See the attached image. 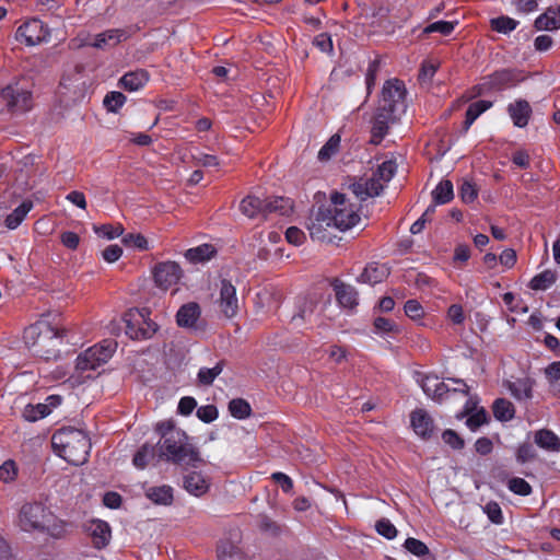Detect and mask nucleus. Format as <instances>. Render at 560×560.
<instances>
[{
  "instance_id": "79ce46f5",
  "label": "nucleus",
  "mask_w": 560,
  "mask_h": 560,
  "mask_svg": "<svg viewBox=\"0 0 560 560\" xmlns=\"http://www.w3.org/2000/svg\"><path fill=\"white\" fill-rule=\"evenodd\" d=\"M224 368V362L219 361L213 368H200L197 374V380L200 385L210 386L213 381L219 376Z\"/></svg>"
},
{
  "instance_id": "c85d7f7f",
  "label": "nucleus",
  "mask_w": 560,
  "mask_h": 560,
  "mask_svg": "<svg viewBox=\"0 0 560 560\" xmlns=\"http://www.w3.org/2000/svg\"><path fill=\"white\" fill-rule=\"evenodd\" d=\"M535 27L539 31H553L560 27V5L550 7L535 21Z\"/></svg>"
},
{
  "instance_id": "473e14b6",
  "label": "nucleus",
  "mask_w": 560,
  "mask_h": 560,
  "mask_svg": "<svg viewBox=\"0 0 560 560\" xmlns=\"http://www.w3.org/2000/svg\"><path fill=\"white\" fill-rule=\"evenodd\" d=\"M33 208L32 201H23L20 206H18L12 212H10L4 219V225L9 230L18 229L21 223L25 220L28 212Z\"/></svg>"
},
{
  "instance_id": "e433bc0d",
  "label": "nucleus",
  "mask_w": 560,
  "mask_h": 560,
  "mask_svg": "<svg viewBox=\"0 0 560 560\" xmlns=\"http://www.w3.org/2000/svg\"><path fill=\"white\" fill-rule=\"evenodd\" d=\"M493 416L501 422L510 421L515 416V408L513 404L505 398H498L492 405Z\"/></svg>"
},
{
  "instance_id": "4be33fe9",
  "label": "nucleus",
  "mask_w": 560,
  "mask_h": 560,
  "mask_svg": "<svg viewBox=\"0 0 560 560\" xmlns=\"http://www.w3.org/2000/svg\"><path fill=\"white\" fill-rule=\"evenodd\" d=\"M390 273V268L386 264L370 262L365 266L361 275L358 277V281L374 285L384 281Z\"/></svg>"
},
{
  "instance_id": "ddd939ff",
  "label": "nucleus",
  "mask_w": 560,
  "mask_h": 560,
  "mask_svg": "<svg viewBox=\"0 0 560 560\" xmlns=\"http://www.w3.org/2000/svg\"><path fill=\"white\" fill-rule=\"evenodd\" d=\"M399 115L390 113L385 108L377 107L373 117L371 129V142L380 144L388 132L389 125L393 124Z\"/></svg>"
},
{
  "instance_id": "a211bd4d",
  "label": "nucleus",
  "mask_w": 560,
  "mask_h": 560,
  "mask_svg": "<svg viewBox=\"0 0 560 560\" xmlns=\"http://www.w3.org/2000/svg\"><path fill=\"white\" fill-rule=\"evenodd\" d=\"M350 189L359 200L364 201L368 198L378 196L384 189V184L371 176L354 182L350 185Z\"/></svg>"
},
{
  "instance_id": "7c9ffc66",
  "label": "nucleus",
  "mask_w": 560,
  "mask_h": 560,
  "mask_svg": "<svg viewBox=\"0 0 560 560\" xmlns=\"http://www.w3.org/2000/svg\"><path fill=\"white\" fill-rule=\"evenodd\" d=\"M264 201V215L269 213H279L281 215H288L292 211V201L289 198L273 197L266 198Z\"/></svg>"
},
{
  "instance_id": "4c0bfd02",
  "label": "nucleus",
  "mask_w": 560,
  "mask_h": 560,
  "mask_svg": "<svg viewBox=\"0 0 560 560\" xmlns=\"http://www.w3.org/2000/svg\"><path fill=\"white\" fill-rule=\"evenodd\" d=\"M454 197L453 184L451 180H441L432 190V199L435 205H445Z\"/></svg>"
},
{
  "instance_id": "b1692460",
  "label": "nucleus",
  "mask_w": 560,
  "mask_h": 560,
  "mask_svg": "<svg viewBox=\"0 0 560 560\" xmlns=\"http://www.w3.org/2000/svg\"><path fill=\"white\" fill-rule=\"evenodd\" d=\"M410 422L416 434L423 439L430 438L433 432V420L423 409H417L410 415Z\"/></svg>"
},
{
  "instance_id": "6ab92c4d",
  "label": "nucleus",
  "mask_w": 560,
  "mask_h": 560,
  "mask_svg": "<svg viewBox=\"0 0 560 560\" xmlns=\"http://www.w3.org/2000/svg\"><path fill=\"white\" fill-rule=\"evenodd\" d=\"M350 189L359 200L364 201L368 198L378 196L384 189V184L371 176L354 182L350 185Z\"/></svg>"
},
{
  "instance_id": "a878e982",
  "label": "nucleus",
  "mask_w": 560,
  "mask_h": 560,
  "mask_svg": "<svg viewBox=\"0 0 560 560\" xmlns=\"http://www.w3.org/2000/svg\"><path fill=\"white\" fill-rule=\"evenodd\" d=\"M149 81V73L143 69H138L125 73L119 79V85L128 92H136L142 89Z\"/></svg>"
},
{
  "instance_id": "de8ad7c7",
  "label": "nucleus",
  "mask_w": 560,
  "mask_h": 560,
  "mask_svg": "<svg viewBox=\"0 0 560 560\" xmlns=\"http://www.w3.org/2000/svg\"><path fill=\"white\" fill-rule=\"evenodd\" d=\"M229 411L236 419H246L250 416V405L243 398H235L229 402Z\"/></svg>"
},
{
  "instance_id": "9b49d317",
  "label": "nucleus",
  "mask_w": 560,
  "mask_h": 560,
  "mask_svg": "<svg viewBox=\"0 0 560 560\" xmlns=\"http://www.w3.org/2000/svg\"><path fill=\"white\" fill-rule=\"evenodd\" d=\"M182 276L183 270L175 261L159 262L153 271L155 284L162 290H167L176 285Z\"/></svg>"
},
{
  "instance_id": "a19ab883",
  "label": "nucleus",
  "mask_w": 560,
  "mask_h": 560,
  "mask_svg": "<svg viewBox=\"0 0 560 560\" xmlns=\"http://www.w3.org/2000/svg\"><path fill=\"white\" fill-rule=\"evenodd\" d=\"M314 312V305L312 301L302 299L299 301L298 311L291 317V324L294 327H299L303 322L308 320Z\"/></svg>"
},
{
  "instance_id": "58836bf2",
  "label": "nucleus",
  "mask_w": 560,
  "mask_h": 560,
  "mask_svg": "<svg viewBox=\"0 0 560 560\" xmlns=\"http://www.w3.org/2000/svg\"><path fill=\"white\" fill-rule=\"evenodd\" d=\"M240 210L248 218H255L258 214H264V201L255 196L245 197L240 205Z\"/></svg>"
},
{
  "instance_id": "5701e85b",
  "label": "nucleus",
  "mask_w": 560,
  "mask_h": 560,
  "mask_svg": "<svg viewBox=\"0 0 560 560\" xmlns=\"http://www.w3.org/2000/svg\"><path fill=\"white\" fill-rule=\"evenodd\" d=\"M508 113L514 124L518 128H524L528 125L532 116V107L526 100H516L508 106Z\"/></svg>"
},
{
  "instance_id": "3c124183",
  "label": "nucleus",
  "mask_w": 560,
  "mask_h": 560,
  "mask_svg": "<svg viewBox=\"0 0 560 560\" xmlns=\"http://www.w3.org/2000/svg\"><path fill=\"white\" fill-rule=\"evenodd\" d=\"M340 145V136L334 135L329 138V140L320 148L318 151V160L324 162L328 161L332 155L338 152Z\"/></svg>"
},
{
  "instance_id": "0eeeda50",
  "label": "nucleus",
  "mask_w": 560,
  "mask_h": 560,
  "mask_svg": "<svg viewBox=\"0 0 560 560\" xmlns=\"http://www.w3.org/2000/svg\"><path fill=\"white\" fill-rule=\"evenodd\" d=\"M117 349V342L105 339L81 353L77 358V369L80 371H94L106 363Z\"/></svg>"
},
{
  "instance_id": "39448f33",
  "label": "nucleus",
  "mask_w": 560,
  "mask_h": 560,
  "mask_svg": "<svg viewBox=\"0 0 560 560\" xmlns=\"http://www.w3.org/2000/svg\"><path fill=\"white\" fill-rule=\"evenodd\" d=\"M322 208L331 225L341 232L352 229L361 220L357 205L350 202L345 194H332L329 205Z\"/></svg>"
},
{
  "instance_id": "a18cd8bd",
  "label": "nucleus",
  "mask_w": 560,
  "mask_h": 560,
  "mask_svg": "<svg viewBox=\"0 0 560 560\" xmlns=\"http://www.w3.org/2000/svg\"><path fill=\"white\" fill-rule=\"evenodd\" d=\"M219 560H241L240 548L230 540H223L218 547Z\"/></svg>"
},
{
  "instance_id": "f8f14e48",
  "label": "nucleus",
  "mask_w": 560,
  "mask_h": 560,
  "mask_svg": "<svg viewBox=\"0 0 560 560\" xmlns=\"http://www.w3.org/2000/svg\"><path fill=\"white\" fill-rule=\"evenodd\" d=\"M132 35V28H112L103 33L96 34L92 42L86 43L97 49H107L117 46L119 43L127 40Z\"/></svg>"
},
{
  "instance_id": "f03ea898",
  "label": "nucleus",
  "mask_w": 560,
  "mask_h": 560,
  "mask_svg": "<svg viewBox=\"0 0 560 560\" xmlns=\"http://www.w3.org/2000/svg\"><path fill=\"white\" fill-rule=\"evenodd\" d=\"M51 445L58 456L74 466L86 463L91 451L88 434L72 427L58 429L51 436Z\"/></svg>"
},
{
  "instance_id": "c756f323",
  "label": "nucleus",
  "mask_w": 560,
  "mask_h": 560,
  "mask_svg": "<svg viewBox=\"0 0 560 560\" xmlns=\"http://www.w3.org/2000/svg\"><path fill=\"white\" fill-rule=\"evenodd\" d=\"M534 381L529 377L517 378L509 383L511 395L517 400H529L533 398Z\"/></svg>"
},
{
  "instance_id": "09e8293b",
  "label": "nucleus",
  "mask_w": 560,
  "mask_h": 560,
  "mask_svg": "<svg viewBox=\"0 0 560 560\" xmlns=\"http://www.w3.org/2000/svg\"><path fill=\"white\" fill-rule=\"evenodd\" d=\"M491 28L498 33L509 34L514 31L518 22L510 16L501 15L490 21Z\"/></svg>"
},
{
  "instance_id": "412c9836",
  "label": "nucleus",
  "mask_w": 560,
  "mask_h": 560,
  "mask_svg": "<svg viewBox=\"0 0 560 560\" xmlns=\"http://www.w3.org/2000/svg\"><path fill=\"white\" fill-rule=\"evenodd\" d=\"M418 383L424 394L435 400H441L451 390L448 385L435 375H422L418 378Z\"/></svg>"
},
{
  "instance_id": "5fc2aeb1",
  "label": "nucleus",
  "mask_w": 560,
  "mask_h": 560,
  "mask_svg": "<svg viewBox=\"0 0 560 560\" xmlns=\"http://www.w3.org/2000/svg\"><path fill=\"white\" fill-rule=\"evenodd\" d=\"M375 530L378 535L389 540L394 539L398 534L397 528L388 518L378 520L375 524Z\"/></svg>"
},
{
  "instance_id": "f3484780",
  "label": "nucleus",
  "mask_w": 560,
  "mask_h": 560,
  "mask_svg": "<svg viewBox=\"0 0 560 560\" xmlns=\"http://www.w3.org/2000/svg\"><path fill=\"white\" fill-rule=\"evenodd\" d=\"M201 315V310L198 303L189 302L179 307L176 314V323L182 328L191 330H199L198 324Z\"/></svg>"
},
{
  "instance_id": "0e129e2a",
  "label": "nucleus",
  "mask_w": 560,
  "mask_h": 560,
  "mask_svg": "<svg viewBox=\"0 0 560 560\" xmlns=\"http://www.w3.org/2000/svg\"><path fill=\"white\" fill-rule=\"evenodd\" d=\"M404 311L411 319H420L424 314L422 305L417 300H408L405 303Z\"/></svg>"
},
{
  "instance_id": "4d7b16f0",
  "label": "nucleus",
  "mask_w": 560,
  "mask_h": 560,
  "mask_svg": "<svg viewBox=\"0 0 560 560\" xmlns=\"http://www.w3.org/2000/svg\"><path fill=\"white\" fill-rule=\"evenodd\" d=\"M482 509L493 524L501 525L504 522L502 510L498 502L489 501Z\"/></svg>"
},
{
  "instance_id": "864d4df0",
  "label": "nucleus",
  "mask_w": 560,
  "mask_h": 560,
  "mask_svg": "<svg viewBox=\"0 0 560 560\" xmlns=\"http://www.w3.org/2000/svg\"><path fill=\"white\" fill-rule=\"evenodd\" d=\"M508 488L511 492L526 497L532 493V486L523 478L513 477L508 481Z\"/></svg>"
},
{
  "instance_id": "ea45409f",
  "label": "nucleus",
  "mask_w": 560,
  "mask_h": 560,
  "mask_svg": "<svg viewBox=\"0 0 560 560\" xmlns=\"http://www.w3.org/2000/svg\"><path fill=\"white\" fill-rule=\"evenodd\" d=\"M556 281V275L551 270H545L529 281V288L534 291H546L549 289Z\"/></svg>"
},
{
  "instance_id": "4468645a",
  "label": "nucleus",
  "mask_w": 560,
  "mask_h": 560,
  "mask_svg": "<svg viewBox=\"0 0 560 560\" xmlns=\"http://www.w3.org/2000/svg\"><path fill=\"white\" fill-rule=\"evenodd\" d=\"M84 530L92 538L94 548L102 550L108 546L112 538V530L107 522L92 520L84 525Z\"/></svg>"
},
{
  "instance_id": "f257e3e1",
  "label": "nucleus",
  "mask_w": 560,
  "mask_h": 560,
  "mask_svg": "<svg viewBox=\"0 0 560 560\" xmlns=\"http://www.w3.org/2000/svg\"><path fill=\"white\" fill-rule=\"evenodd\" d=\"M155 432L160 435V440L156 443L159 448L158 460L192 468L203 464L198 448L189 443L187 433L176 428L173 421L158 422L155 424Z\"/></svg>"
},
{
  "instance_id": "603ef678",
  "label": "nucleus",
  "mask_w": 560,
  "mask_h": 560,
  "mask_svg": "<svg viewBox=\"0 0 560 560\" xmlns=\"http://www.w3.org/2000/svg\"><path fill=\"white\" fill-rule=\"evenodd\" d=\"M374 332L378 335L397 334L399 331L398 325L386 317H376L374 319Z\"/></svg>"
},
{
  "instance_id": "8fccbe9b",
  "label": "nucleus",
  "mask_w": 560,
  "mask_h": 560,
  "mask_svg": "<svg viewBox=\"0 0 560 560\" xmlns=\"http://www.w3.org/2000/svg\"><path fill=\"white\" fill-rule=\"evenodd\" d=\"M19 467L15 460L7 459L0 465V481L12 483L16 480Z\"/></svg>"
},
{
  "instance_id": "052dcab7",
  "label": "nucleus",
  "mask_w": 560,
  "mask_h": 560,
  "mask_svg": "<svg viewBox=\"0 0 560 560\" xmlns=\"http://www.w3.org/2000/svg\"><path fill=\"white\" fill-rule=\"evenodd\" d=\"M122 243L140 250L148 249V241L142 234L128 233L122 236Z\"/></svg>"
},
{
  "instance_id": "bf43d9fd",
  "label": "nucleus",
  "mask_w": 560,
  "mask_h": 560,
  "mask_svg": "<svg viewBox=\"0 0 560 560\" xmlns=\"http://www.w3.org/2000/svg\"><path fill=\"white\" fill-rule=\"evenodd\" d=\"M404 546L410 553H412L417 557H423V556L429 555V552H430L429 548L427 547V545L424 542H422L419 539L412 538V537L407 538L405 540Z\"/></svg>"
},
{
  "instance_id": "680f3d73",
  "label": "nucleus",
  "mask_w": 560,
  "mask_h": 560,
  "mask_svg": "<svg viewBox=\"0 0 560 560\" xmlns=\"http://www.w3.org/2000/svg\"><path fill=\"white\" fill-rule=\"evenodd\" d=\"M219 416L218 409L214 405H205L197 409V417L205 423L213 422Z\"/></svg>"
},
{
  "instance_id": "13d9d810",
  "label": "nucleus",
  "mask_w": 560,
  "mask_h": 560,
  "mask_svg": "<svg viewBox=\"0 0 560 560\" xmlns=\"http://www.w3.org/2000/svg\"><path fill=\"white\" fill-rule=\"evenodd\" d=\"M457 22H450V21H436L424 28V33H441L442 35H450L454 28Z\"/></svg>"
},
{
  "instance_id": "c9c22d12",
  "label": "nucleus",
  "mask_w": 560,
  "mask_h": 560,
  "mask_svg": "<svg viewBox=\"0 0 560 560\" xmlns=\"http://www.w3.org/2000/svg\"><path fill=\"white\" fill-rule=\"evenodd\" d=\"M159 448L149 443L143 444L135 454L132 463L139 469H144L148 464L158 457Z\"/></svg>"
},
{
  "instance_id": "774afa93",
  "label": "nucleus",
  "mask_w": 560,
  "mask_h": 560,
  "mask_svg": "<svg viewBox=\"0 0 560 560\" xmlns=\"http://www.w3.org/2000/svg\"><path fill=\"white\" fill-rule=\"evenodd\" d=\"M547 381L552 384L560 381V361L548 364L544 370Z\"/></svg>"
},
{
  "instance_id": "e2e57ef3",
  "label": "nucleus",
  "mask_w": 560,
  "mask_h": 560,
  "mask_svg": "<svg viewBox=\"0 0 560 560\" xmlns=\"http://www.w3.org/2000/svg\"><path fill=\"white\" fill-rule=\"evenodd\" d=\"M536 457V451L529 443L520 444L516 451V460L520 464H525Z\"/></svg>"
},
{
  "instance_id": "2eb2a0df",
  "label": "nucleus",
  "mask_w": 560,
  "mask_h": 560,
  "mask_svg": "<svg viewBox=\"0 0 560 560\" xmlns=\"http://www.w3.org/2000/svg\"><path fill=\"white\" fill-rule=\"evenodd\" d=\"M219 307L226 318H233L238 311L235 287L228 280L221 281Z\"/></svg>"
},
{
  "instance_id": "69168bd1",
  "label": "nucleus",
  "mask_w": 560,
  "mask_h": 560,
  "mask_svg": "<svg viewBox=\"0 0 560 560\" xmlns=\"http://www.w3.org/2000/svg\"><path fill=\"white\" fill-rule=\"evenodd\" d=\"M442 439L445 444L454 450H462L465 445L464 440L452 429L445 430L442 434Z\"/></svg>"
},
{
  "instance_id": "c03bdc74",
  "label": "nucleus",
  "mask_w": 560,
  "mask_h": 560,
  "mask_svg": "<svg viewBox=\"0 0 560 560\" xmlns=\"http://www.w3.org/2000/svg\"><path fill=\"white\" fill-rule=\"evenodd\" d=\"M48 415V408L42 402L36 405L28 404L24 407L22 411L23 419L28 422H35L37 420L45 418Z\"/></svg>"
},
{
  "instance_id": "6e6552de",
  "label": "nucleus",
  "mask_w": 560,
  "mask_h": 560,
  "mask_svg": "<svg viewBox=\"0 0 560 560\" xmlns=\"http://www.w3.org/2000/svg\"><path fill=\"white\" fill-rule=\"evenodd\" d=\"M149 311L142 310H130L124 315L125 332L126 335L135 340L149 339L151 338L158 326L155 323L147 318Z\"/></svg>"
},
{
  "instance_id": "423d86ee",
  "label": "nucleus",
  "mask_w": 560,
  "mask_h": 560,
  "mask_svg": "<svg viewBox=\"0 0 560 560\" xmlns=\"http://www.w3.org/2000/svg\"><path fill=\"white\" fill-rule=\"evenodd\" d=\"M33 107L32 92L19 81L0 91V110L13 115L24 114Z\"/></svg>"
},
{
  "instance_id": "9d476101",
  "label": "nucleus",
  "mask_w": 560,
  "mask_h": 560,
  "mask_svg": "<svg viewBox=\"0 0 560 560\" xmlns=\"http://www.w3.org/2000/svg\"><path fill=\"white\" fill-rule=\"evenodd\" d=\"M15 38L26 46H36L49 40L50 30L39 19L32 18L18 27Z\"/></svg>"
},
{
  "instance_id": "dca6fc26",
  "label": "nucleus",
  "mask_w": 560,
  "mask_h": 560,
  "mask_svg": "<svg viewBox=\"0 0 560 560\" xmlns=\"http://www.w3.org/2000/svg\"><path fill=\"white\" fill-rule=\"evenodd\" d=\"M328 228L334 226L328 221V218L325 214L323 208H318L307 224L311 238L318 242H330L331 237L329 235Z\"/></svg>"
},
{
  "instance_id": "7ed1b4c3",
  "label": "nucleus",
  "mask_w": 560,
  "mask_h": 560,
  "mask_svg": "<svg viewBox=\"0 0 560 560\" xmlns=\"http://www.w3.org/2000/svg\"><path fill=\"white\" fill-rule=\"evenodd\" d=\"M20 526L25 532L46 533L54 538L66 534V522L58 518L51 510L42 502H28L22 505L19 513Z\"/></svg>"
},
{
  "instance_id": "2f4dec72",
  "label": "nucleus",
  "mask_w": 560,
  "mask_h": 560,
  "mask_svg": "<svg viewBox=\"0 0 560 560\" xmlns=\"http://www.w3.org/2000/svg\"><path fill=\"white\" fill-rule=\"evenodd\" d=\"M217 254L211 244H201L185 252V258L192 264H200L210 260Z\"/></svg>"
},
{
  "instance_id": "72a5a7b5",
  "label": "nucleus",
  "mask_w": 560,
  "mask_h": 560,
  "mask_svg": "<svg viewBox=\"0 0 560 560\" xmlns=\"http://www.w3.org/2000/svg\"><path fill=\"white\" fill-rule=\"evenodd\" d=\"M145 495L155 504L170 505L173 502V488L167 485L150 487Z\"/></svg>"
},
{
  "instance_id": "338daca9",
  "label": "nucleus",
  "mask_w": 560,
  "mask_h": 560,
  "mask_svg": "<svg viewBox=\"0 0 560 560\" xmlns=\"http://www.w3.org/2000/svg\"><path fill=\"white\" fill-rule=\"evenodd\" d=\"M313 43L322 52L329 54L334 49L331 37L327 33H320L315 36Z\"/></svg>"
},
{
  "instance_id": "f704fd0d",
  "label": "nucleus",
  "mask_w": 560,
  "mask_h": 560,
  "mask_svg": "<svg viewBox=\"0 0 560 560\" xmlns=\"http://www.w3.org/2000/svg\"><path fill=\"white\" fill-rule=\"evenodd\" d=\"M492 105L493 103L488 100H479L471 103L466 110L464 129L468 130L470 126L475 122V120L486 110L491 108Z\"/></svg>"
},
{
  "instance_id": "37998d69",
  "label": "nucleus",
  "mask_w": 560,
  "mask_h": 560,
  "mask_svg": "<svg viewBox=\"0 0 560 560\" xmlns=\"http://www.w3.org/2000/svg\"><path fill=\"white\" fill-rule=\"evenodd\" d=\"M396 171V162L393 160H387L377 166V168L373 172L372 176H374L385 185L394 177Z\"/></svg>"
},
{
  "instance_id": "bb28decb",
  "label": "nucleus",
  "mask_w": 560,
  "mask_h": 560,
  "mask_svg": "<svg viewBox=\"0 0 560 560\" xmlns=\"http://www.w3.org/2000/svg\"><path fill=\"white\" fill-rule=\"evenodd\" d=\"M535 444L552 453H560V438L549 429H539L534 433Z\"/></svg>"
},
{
  "instance_id": "cd10ccee",
  "label": "nucleus",
  "mask_w": 560,
  "mask_h": 560,
  "mask_svg": "<svg viewBox=\"0 0 560 560\" xmlns=\"http://www.w3.org/2000/svg\"><path fill=\"white\" fill-rule=\"evenodd\" d=\"M183 486L187 492L201 497L209 490V481L201 472L192 471L184 477Z\"/></svg>"
},
{
  "instance_id": "20e7f679",
  "label": "nucleus",
  "mask_w": 560,
  "mask_h": 560,
  "mask_svg": "<svg viewBox=\"0 0 560 560\" xmlns=\"http://www.w3.org/2000/svg\"><path fill=\"white\" fill-rule=\"evenodd\" d=\"M23 338L33 355L49 361L59 358L63 330L52 327L45 320H39L24 330Z\"/></svg>"
},
{
  "instance_id": "aec40b11",
  "label": "nucleus",
  "mask_w": 560,
  "mask_h": 560,
  "mask_svg": "<svg viewBox=\"0 0 560 560\" xmlns=\"http://www.w3.org/2000/svg\"><path fill=\"white\" fill-rule=\"evenodd\" d=\"M524 80L522 71L516 69H501L489 77V83L498 90L515 86Z\"/></svg>"
},
{
  "instance_id": "393cba45",
  "label": "nucleus",
  "mask_w": 560,
  "mask_h": 560,
  "mask_svg": "<svg viewBox=\"0 0 560 560\" xmlns=\"http://www.w3.org/2000/svg\"><path fill=\"white\" fill-rule=\"evenodd\" d=\"M332 288L336 299L341 306L353 308L358 305V292L352 285L346 284L340 280H335Z\"/></svg>"
},
{
  "instance_id": "6e6d98bb",
  "label": "nucleus",
  "mask_w": 560,
  "mask_h": 560,
  "mask_svg": "<svg viewBox=\"0 0 560 560\" xmlns=\"http://www.w3.org/2000/svg\"><path fill=\"white\" fill-rule=\"evenodd\" d=\"M466 417V425L472 432L477 431L482 424L487 423L488 421V416L483 408H480L476 412L470 413Z\"/></svg>"
},
{
  "instance_id": "49530a36",
  "label": "nucleus",
  "mask_w": 560,
  "mask_h": 560,
  "mask_svg": "<svg viewBox=\"0 0 560 560\" xmlns=\"http://www.w3.org/2000/svg\"><path fill=\"white\" fill-rule=\"evenodd\" d=\"M127 97L118 91L108 92L104 100L103 105L109 113H118V110L125 105Z\"/></svg>"
},
{
  "instance_id": "1a4fd4ad",
  "label": "nucleus",
  "mask_w": 560,
  "mask_h": 560,
  "mask_svg": "<svg viewBox=\"0 0 560 560\" xmlns=\"http://www.w3.org/2000/svg\"><path fill=\"white\" fill-rule=\"evenodd\" d=\"M406 88L402 81L398 79L387 80L382 89V98L380 107L390 113L401 115L406 112Z\"/></svg>"
}]
</instances>
